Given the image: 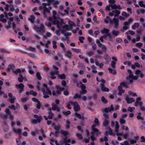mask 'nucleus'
I'll list each match as a JSON object with an SVG mask.
<instances>
[{
  "label": "nucleus",
  "mask_w": 145,
  "mask_h": 145,
  "mask_svg": "<svg viewBox=\"0 0 145 145\" xmlns=\"http://www.w3.org/2000/svg\"><path fill=\"white\" fill-rule=\"evenodd\" d=\"M53 0H47L48 4H47L45 3H43L42 5L39 7V9L40 10H43V13L44 17L45 18L47 17L48 14L50 13V10L52 8L50 7V3L52 2Z\"/></svg>",
  "instance_id": "obj_1"
},
{
  "label": "nucleus",
  "mask_w": 145,
  "mask_h": 145,
  "mask_svg": "<svg viewBox=\"0 0 145 145\" xmlns=\"http://www.w3.org/2000/svg\"><path fill=\"white\" fill-rule=\"evenodd\" d=\"M42 92L44 95L43 97L45 99L49 98V95H51L52 94L51 91L48 88L47 85L46 84H43Z\"/></svg>",
  "instance_id": "obj_2"
},
{
  "label": "nucleus",
  "mask_w": 145,
  "mask_h": 145,
  "mask_svg": "<svg viewBox=\"0 0 145 145\" xmlns=\"http://www.w3.org/2000/svg\"><path fill=\"white\" fill-rule=\"evenodd\" d=\"M48 20L49 22L48 23L46 24V25L48 27H51L52 24L56 25L58 27H59L61 25V24L58 20H55L51 19L50 20L49 17L48 18Z\"/></svg>",
  "instance_id": "obj_3"
},
{
  "label": "nucleus",
  "mask_w": 145,
  "mask_h": 145,
  "mask_svg": "<svg viewBox=\"0 0 145 145\" xmlns=\"http://www.w3.org/2000/svg\"><path fill=\"white\" fill-rule=\"evenodd\" d=\"M33 29L37 32H39L40 33H44L45 32V27L43 24H41L39 27H37L36 25H34Z\"/></svg>",
  "instance_id": "obj_4"
},
{
  "label": "nucleus",
  "mask_w": 145,
  "mask_h": 145,
  "mask_svg": "<svg viewBox=\"0 0 145 145\" xmlns=\"http://www.w3.org/2000/svg\"><path fill=\"white\" fill-rule=\"evenodd\" d=\"M68 24L71 26L69 27L68 25L66 24L64 25L63 27V28L65 29L67 31L72 30L73 29V28L72 26H76L75 23L71 20H69L68 21Z\"/></svg>",
  "instance_id": "obj_5"
},
{
  "label": "nucleus",
  "mask_w": 145,
  "mask_h": 145,
  "mask_svg": "<svg viewBox=\"0 0 145 145\" xmlns=\"http://www.w3.org/2000/svg\"><path fill=\"white\" fill-rule=\"evenodd\" d=\"M56 87L57 89L56 91H52V94L54 96H56L57 95H60L61 93V92L64 90L65 89L63 87H61L60 86L56 85Z\"/></svg>",
  "instance_id": "obj_6"
},
{
  "label": "nucleus",
  "mask_w": 145,
  "mask_h": 145,
  "mask_svg": "<svg viewBox=\"0 0 145 145\" xmlns=\"http://www.w3.org/2000/svg\"><path fill=\"white\" fill-rule=\"evenodd\" d=\"M34 117L36 119H33L32 121V123L33 124H37V123H40L42 119V117L41 116H38L36 114L34 115Z\"/></svg>",
  "instance_id": "obj_7"
},
{
  "label": "nucleus",
  "mask_w": 145,
  "mask_h": 145,
  "mask_svg": "<svg viewBox=\"0 0 145 145\" xmlns=\"http://www.w3.org/2000/svg\"><path fill=\"white\" fill-rule=\"evenodd\" d=\"M135 74L137 76H134L132 77V79L134 80H136L138 78L139 76L142 78L144 76V74L142 73V71L139 70H137L135 72Z\"/></svg>",
  "instance_id": "obj_8"
},
{
  "label": "nucleus",
  "mask_w": 145,
  "mask_h": 145,
  "mask_svg": "<svg viewBox=\"0 0 145 145\" xmlns=\"http://www.w3.org/2000/svg\"><path fill=\"white\" fill-rule=\"evenodd\" d=\"M102 83L100 85L101 87V90L103 91L108 92L109 91V89L105 86V81L103 79L101 80Z\"/></svg>",
  "instance_id": "obj_9"
},
{
  "label": "nucleus",
  "mask_w": 145,
  "mask_h": 145,
  "mask_svg": "<svg viewBox=\"0 0 145 145\" xmlns=\"http://www.w3.org/2000/svg\"><path fill=\"white\" fill-rule=\"evenodd\" d=\"M5 9L7 11H8L9 10L10 12H13L15 10L14 6L12 4H10V5H8L7 4H5Z\"/></svg>",
  "instance_id": "obj_10"
},
{
  "label": "nucleus",
  "mask_w": 145,
  "mask_h": 145,
  "mask_svg": "<svg viewBox=\"0 0 145 145\" xmlns=\"http://www.w3.org/2000/svg\"><path fill=\"white\" fill-rule=\"evenodd\" d=\"M127 72L129 73V76L127 77V79L129 80V82L132 83L133 82V79H131V78L133 76V72L131 69H129L127 70Z\"/></svg>",
  "instance_id": "obj_11"
},
{
  "label": "nucleus",
  "mask_w": 145,
  "mask_h": 145,
  "mask_svg": "<svg viewBox=\"0 0 145 145\" xmlns=\"http://www.w3.org/2000/svg\"><path fill=\"white\" fill-rule=\"evenodd\" d=\"M71 103L73 104V105L74 106V110L75 111L77 112L80 110V106L78 105L77 102H71Z\"/></svg>",
  "instance_id": "obj_12"
},
{
  "label": "nucleus",
  "mask_w": 145,
  "mask_h": 145,
  "mask_svg": "<svg viewBox=\"0 0 145 145\" xmlns=\"http://www.w3.org/2000/svg\"><path fill=\"white\" fill-rule=\"evenodd\" d=\"M120 14V11L118 10H113L112 12H110L109 13V15L112 16L114 15L115 17H117Z\"/></svg>",
  "instance_id": "obj_13"
},
{
  "label": "nucleus",
  "mask_w": 145,
  "mask_h": 145,
  "mask_svg": "<svg viewBox=\"0 0 145 145\" xmlns=\"http://www.w3.org/2000/svg\"><path fill=\"white\" fill-rule=\"evenodd\" d=\"M15 86L19 88V93H20L24 91V86L22 83H20L19 85L16 84L15 85Z\"/></svg>",
  "instance_id": "obj_14"
},
{
  "label": "nucleus",
  "mask_w": 145,
  "mask_h": 145,
  "mask_svg": "<svg viewBox=\"0 0 145 145\" xmlns=\"http://www.w3.org/2000/svg\"><path fill=\"white\" fill-rule=\"evenodd\" d=\"M113 20V24L114 25V27L116 29H117L118 28L119 26V21L116 18H114Z\"/></svg>",
  "instance_id": "obj_15"
},
{
  "label": "nucleus",
  "mask_w": 145,
  "mask_h": 145,
  "mask_svg": "<svg viewBox=\"0 0 145 145\" xmlns=\"http://www.w3.org/2000/svg\"><path fill=\"white\" fill-rule=\"evenodd\" d=\"M92 132L91 133V136H93L94 135H98L100 134V132L99 131V130L97 128L93 129H92Z\"/></svg>",
  "instance_id": "obj_16"
},
{
  "label": "nucleus",
  "mask_w": 145,
  "mask_h": 145,
  "mask_svg": "<svg viewBox=\"0 0 145 145\" xmlns=\"http://www.w3.org/2000/svg\"><path fill=\"white\" fill-rule=\"evenodd\" d=\"M116 125L115 131L117 133V135L118 136H119V135H121V134L120 133H118L119 131V129L120 128V126L119 125L118 122V121H116Z\"/></svg>",
  "instance_id": "obj_17"
},
{
  "label": "nucleus",
  "mask_w": 145,
  "mask_h": 145,
  "mask_svg": "<svg viewBox=\"0 0 145 145\" xmlns=\"http://www.w3.org/2000/svg\"><path fill=\"white\" fill-rule=\"evenodd\" d=\"M104 22L106 24H107L109 22L110 24H113V20L110 19L109 16H107L106 17V18L104 19Z\"/></svg>",
  "instance_id": "obj_18"
},
{
  "label": "nucleus",
  "mask_w": 145,
  "mask_h": 145,
  "mask_svg": "<svg viewBox=\"0 0 145 145\" xmlns=\"http://www.w3.org/2000/svg\"><path fill=\"white\" fill-rule=\"evenodd\" d=\"M15 68V66L13 64H10L8 65V67L7 68V70L8 72H10L11 70L13 72L14 69Z\"/></svg>",
  "instance_id": "obj_19"
},
{
  "label": "nucleus",
  "mask_w": 145,
  "mask_h": 145,
  "mask_svg": "<svg viewBox=\"0 0 145 145\" xmlns=\"http://www.w3.org/2000/svg\"><path fill=\"white\" fill-rule=\"evenodd\" d=\"M52 110H56L57 112H59L60 111V108H58L57 106L55 104L52 103Z\"/></svg>",
  "instance_id": "obj_20"
},
{
  "label": "nucleus",
  "mask_w": 145,
  "mask_h": 145,
  "mask_svg": "<svg viewBox=\"0 0 145 145\" xmlns=\"http://www.w3.org/2000/svg\"><path fill=\"white\" fill-rule=\"evenodd\" d=\"M125 100L128 103H131L135 101V100L132 98H129L127 96L126 97Z\"/></svg>",
  "instance_id": "obj_21"
},
{
  "label": "nucleus",
  "mask_w": 145,
  "mask_h": 145,
  "mask_svg": "<svg viewBox=\"0 0 145 145\" xmlns=\"http://www.w3.org/2000/svg\"><path fill=\"white\" fill-rule=\"evenodd\" d=\"M12 130L14 132L15 134H17L19 135H21L22 134V131L21 129H16L15 128H13Z\"/></svg>",
  "instance_id": "obj_22"
},
{
  "label": "nucleus",
  "mask_w": 145,
  "mask_h": 145,
  "mask_svg": "<svg viewBox=\"0 0 145 145\" xmlns=\"http://www.w3.org/2000/svg\"><path fill=\"white\" fill-rule=\"evenodd\" d=\"M86 87L85 85L83 84L82 86V90L80 91V94L81 95L86 94L87 91L86 89Z\"/></svg>",
  "instance_id": "obj_23"
},
{
  "label": "nucleus",
  "mask_w": 145,
  "mask_h": 145,
  "mask_svg": "<svg viewBox=\"0 0 145 145\" xmlns=\"http://www.w3.org/2000/svg\"><path fill=\"white\" fill-rule=\"evenodd\" d=\"M65 52V56L67 57L70 58L72 56V54L71 51L69 50L67 51H64Z\"/></svg>",
  "instance_id": "obj_24"
},
{
  "label": "nucleus",
  "mask_w": 145,
  "mask_h": 145,
  "mask_svg": "<svg viewBox=\"0 0 145 145\" xmlns=\"http://www.w3.org/2000/svg\"><path fill=\"white\" fill-rule=\"evenodd\" d=\"M118 89L119 91L118 93L119 95L121 96L122 93H124L125 92V90L124 89H122V88L121 87V86H119Z\"/></svg>",
  "instance_id": "obj_25"
},
{
  "label": "nucleus",
  "mask_w": 145,
  "mask_h": 145,
  "mask_svg": "<svg viewBox=\"0 0 145 145\" xmlns=\"http://www.w3.org/2000/svg\"><path fill=\"white\" fill-rule=\"evenodd\" d=\"M53 14V16H51V17H50L49 18V19L51 20V19H54V20H58L57 18L56 17V16L57 14V13L54 10L52 12Z\"/></svg>",
  "instance_id": "obj_26"
},
{
  "label": "nucleus",
  "mask_w": 145,
  "mask_h": 145,
  "mask_svg": "<svg viewBox=\"0 0 145 145\" xmlns=\"http://www.w3.org/2000/svg\"><path fill=\"white\" fill-rule=\"evenodd\" d=\"M51 108H49L48 110L49 112V116H48V117L49 119H51L53 118V117L54 115V114L51 111Z\"/></svg>",
  "instance_id": "obj_27"
},
{
  "label": "nucleus",
  "mask_w": 145,
  "mask_h": 145,
  "mask_svg": "<svg viewBox=\"0 0 145 145\" xmlns=\"http://www.w3.org/2000/svg\"><path fill=\"white\" fill-rule=\"evenodd\" d=\"M120 85L119 86H121L122 88V87H124L126 88H128V84L127 82H123L121 83L120 84Z\"/></svg>",
  "instance_id": "obj_28"
},
{
  "label": "nucleus",
  "mask_w": 145,
  "mask_h": 145,
  "mask_svg": "<svg viewBox=\"0 0 145 145\" xmlns=\"http://www.w3.org/2000/svg\"><path fill=\"white\" fill-rule=\"evenodd\" d=\"M110 30L107 28H104L101 30V32L102 34H106L109 32Z\"/></svg>",
  "instance_id": "obj_29"
},
{
  "label": "nucleus",
  "mask_w": 145,
  "mask_h": 145,
  "mask_svg": "<svg viewBox=\"0 0 145 145\" xmlns=\"http://www.w3.org/2000/svg\"><path fill=\"white\" fill-rule=\"evenodd\" d=\"M112 133L113 131L110 128H109L108 130L106 131L105 132L106 135H111L112 134Z\"/></svg>",
  "instance_id": "obj_30"
},
{
  "label": "nucleus",
  "mask_w": 145,
  "mask_h": 145,
  "mask_svg": "<svg viewBox=\"0 0 145 145\" xmlns=\"http://www.w3.org/2000/svg\"><path fill=\"white\" fill-rule=\"evenodd\" d=\"M75 116L76 117L79 118L80 119L84 120V117L83 116H82L80 114L76 112L75 114Z\"/></svg>",
  "instance_id": "obj_31"
},
{
  "label": "nucleus",
  "mask_w": 145,
  "mask_h": 145,
  "mask_svg": "<svg viewBox=\"0 0 145 145\" xmlns=\"http://www.w3.org/2000/svg\"><path fill=\"white\" fill-rule=\"evenodd\" d=\"M109 121L107 119H105L103 123V125L105 127H107L108 126Z\"/></svg>",
  "instance_id": "obj_32"
},
{
  "label": "nucleus",
  "mask_w": 145,
  "mask_h": 145,
  "mask_svg": "<svg viewBox=\"0 0 145 145\" xmlns=\"http://www.w3.org/2000/svg\"><path fill=\"white\" fill-rule=\"evenodd\" d=\"M108 69L110 73L115 75L116 74L117 72L115 70L112 69L110 68H108Z\"/></svg>",
  "instance_id": "obj_33"
},
{
  "label": "nucleus",
  "mask_w": 145,
  "mask_h": 145,
  "mask_svg": "<svg viewBox=\"0 0 145 145\" xmlns=\"http://www.w3.org/2000/svg\"><path fill=\"white\" fill-rule=\"evenodd\" d=\"M123 24V29L124 30L127 29L128 28V26L129 25V23L127 22H124Z\"/></svg>",
  "instance_id": "obj_34"
},
{
  "label": "nucleus",
  "mask_w": 145,
  "mask_h": 145,
  "mask_svg": "<svg viewBox=\"0 0 145 145\" xmlns=\"http://www.w3.org/2000/svg\"><path fill=\"white\" fill-rule=\"evenodd\" d=\"M139 26V24L138 23H135L132 26V28L133 30H135L136 28H138Z\"/></svg>",
  "instance_id": "obj_35"
},
{
  "label": "nucleus",
  "mask_w": 145,
  "mask_h": 145,
  "mask_svg": "<svg viewBox=\"0 0 145 145\" xmlns=\"http://www.w3.org/2000/svg\"><path fill=\"white\" fill-rule=\"evenodd\" d=\"M35 19V18L34 16L33 15H31L30 16V17L29 18L28 20L32 23H33Z\"/></svg>",
  "instance_id": "obj_36"
},
{
  "label": "nucleus",
  "mask_w": 145,
  "mask_h": 145,
  "mask_svg": "<svg viewBox=\"0 0 145 145\" xmlns=\"http://www.w3.org/2000/svg\"><path fill=\"white\" fill-rule=\"evenodd\" d=\"M27 68L29 69L28 72L31 74H33L34 73V72L31 70L32 67L30 65H28Z\"/></svg>",
  "instance_id": "obj_37"
},
{
  "label": "nucleus",
  "mask_w": 145,
  "mask_h": 145,
  "mask_svg": "<svg viewBox=\"0 0 145 145\" xmlns=\"http://www.w3.org/2000/svg\"><path fill=\"white\" fill-rule=\"evenodd\" d=\"M21 72V70L20 69H18L13 71V72L15 74L17 75L18 73H20Z\"/></svg>",
  "instance_id": "obj_38"
},
{
  "label": "nucleus",
  "mask_w": 145,
  "mask_h": 145,
  "mask_svg": "<svg viewBox=\"0 0 145 145\" xmlns=\"http://www.w3.org/2000/svg\"><path fill=\"white\" fill-rule=\"evenodd\" d=\"M119 33L120 32L119 31H116L114 30L112 31V34L114 36H117Z\"/></svg>",
  "instance_id": "obj_39"
},
{
  "label": "nucleus",
  "mask_w": 145,
  "mask_h": 145,
  "mask_svg": "<svg viewBox=\"0 0 145 145\" xmlns=\"http://www.w3.org/2000/svg\"><path fill=\"white\" fill-rule=\"evenodd\" d=\"M20 77L18 78V80L20 82H23V80L24 79V77L21 74H20L19 75Z\"/></svg>",
  "instance_id": "obj_40"
},
{
  "label": "nucleus",
  "mask_w": 145,
  "mask_h": 145,
  "mask_svg": "<svg viewBox=\"0 0 145 145\" xmlns=\"http://www.w3.org/2000/svg\"><path fill=\"white\" fill-rule=\"evenodd\" d=\"M59 78L61 79H65L66 78V75L64 74H62L61 75H58Z\"/></svg>",
  "instance_id": "obj_41"
},
{
  "label": "nucleus",
  "mask_w": 145,
  "mask_h": 145,
  "mask_svg": "<svg viewBox=\"0 0 145 145\" xmlns=\"http://www.w3.org/2000/svg\"><path fill=\"white\" fill-rule=\"evenodd\" d=\"M16 100V98L15 97H13L12 98H10L9 100V102L12 104L14 103L15 100Z\"/></svg>",
  "instance_id": "obj_42"
},
{
  "label": "nucleus",
  "mask_w": 145,
  "mask_h": 145,
  "mask_svg": "<svg viewBox=\"0 0 145 145\" xmlns=\"http://www.w3.org/2000/svg\"><path fill=\"white\" fill-rule=\"evenodd\" d=\"M27 50L33 52H35L36 51L35 48L34 47H33L31 46H29L28 48H27Z\"/></svg>",
  "instance_id": "obj_43"
},
{
  "label": "nucleus",
  "mask_w": 145,
  "mask_h": 145,
  "mask_svg": "<svg viewBox=\"0 0 145 145\" xmlns=\"http://www.w3.org/2000/svg\"><path fill=\"white\" fill-rule=\"evenodd\" d=\"M135 108L134 107H131L129 106L128 107L127 110H128L131 112H133L135 110Z\"/></svg>",
  "instance_id": "obj_44"
},
{
  "label": "nucleus",
  "mask_w": 145,
  "mask_h": 145,
  "mask_svg": "<svg viewBox=\"0 0 145 145\" xmlns=\"http://www.w3.org/2000/svg\"><path fill=\"white\" fill-rule=\"evenodd\" d=\"M0 116L4 120L6 119L7 117V114H5L3 113H1L0 114Z\"/></svg>",
  "instance_id": "obj_45"
},
{
  "label": "nucleus",
  "mask_w": 145,
  "mask_h": 145,
  "mask_svg": "<svg viewBox=\"0 0 145 145\" xmlns=\"http://www.w3.org/2000/svg\"><path fill=\"white\" fill-rule=\"evenodd\" d=\"M0 52L1 53H6L8 54H10V53L9 51H8L5 49L3 48L0 49Z\"/></svg>",
  "instance_id": "obj_46"
},
{
  "label": "nucleus",
  "mask_w": 145,
  "mask_h": 145,
  "mask_svg": "<svg viewBox=\"0 0 145 145\" xmlns=\"http://www.w3.org/2000/svg\"><path fill=\"white\" fill-rule=\"evenodd\" d=\"M52 3L54 7L55 8H57V5L59 4V2L58 1H54L53 0Z\"/></svg>",
  "instance_id": "obj_47"
},
{
  "label": "nucleus",
  "mask_w": 145,
  "mask_h": 145,
  "mask_svg": "<svg viewBox=\"0 0 145 145\" xmlns=\"http://www.w3.org/2000/svg\"><path fill=\"white\" fill-rule=\"evenodd\" d=\"M29 94L31 95H33L34 96H35L37 95V93L33 90L30 91L29 92Z\"/></svg>",
  "instance_id": "obj_48"
},
{
  "label": "nucleus",
  "mask_w": 145,
  "mask_h": 145,
  "mask_svg": "<svg viewBox=\"0 0 145 145\" xmlns=\"http://www.w3.org/2000/svg\"><path fill=\"white\" fill-rule=\"evenodd\" d=\"M62 113L64 115L67 116L70 114L71 113V112L70 111L68 110L67 111H63V112Z\"/></svg>",
  "instance_id": "obj_49"
},
{
  "label": "nucleus",
  "mask_w": 145,
  "mask_h": 145,
  "mask_svg": "<svg viewBox=\"0 0 145 145\" xmlns=\"http://www.w3.org/2000/svg\"><path fill=\"white\" fill-rule=\"evenodd\" d=\"M36 77L39 80H41L42 79V77L40 76V72H37L36 73Z\"/></svg>",
  "instance_id": "obj_50"
},
{
  "label": "nucleus",
  "mask_w": 145,
  "mask_h": 145,
  "mask_svg": "<svg viewBox=\"0 0 145 145\" xmlns=\"http://www.w3.org/2000/svg\"><path fill=\"white\" fill-rule=\"evenodd\" d=\"M81 95H79L78 94H75V95H74V98L75 99H80L81 98Z\"/></svg>",
  "instance_id": "obj_51"
},
{
  "label": "nucleus",
  "mask_w": 145,
  "mask_h": 145,
  "mask_svg": "<svg viewBox=\"0 0 145 145\" xmlns=\"http://www.w3.org/2000/svg\"><path fill=\"white\" fill-rule=\"evenodd\" d=\"M72 50L74 52H75L76 53H79L80 52L81 50L80 49H76L74 48H72Z\"/></svg>",
  "instance_id": "obj_52"
},
{
  "label": "nucleus",
  "mask_w": 145,
  "mask_h": 145,
  "mask_svg": "<svg viewBox=\"0 0 145 145\" xmlns=\"http://www.w3.org/2000/svg\"><path fill=\"white\" fill-rule=\"evenodd\" d=\"M121 14L123 16L125 17H128L129 16V14L125 12H123Z\"/></svg>",
  "instance_id": "obj_53"
},
{
  "label": "nucleus",
  "mask_w": 145,
  "mask_h": 145,
  "mask_svg": "<svg viewBox=\"0 0 145 145\" xmlns=\"http://www.w3.org/2000/svg\"><path fill=\"white\" fill-rule=\"evenodd\" d=\"M139 5L140 6L145 8V5L143 4V1H140L139 2Z\"/></svg>",
  "instance_id": "obj_54"
},
{
  "label": "nucleus",
  "mask_w": 145,
  "mask_h": 145,
  "mask_svg": "<svg viewBox=\"0 0 145 145\" xmlns=\"http://www.w3.org/2000/svg\"><path fill=\"white\" fill-rule=\"evenodd\" d=\"M108 109L109 111L111 112L114 110V108L113 107V105H111L110 107H108L107 108Z\"/></svg>",
  "instance_id": "obj_55"
},
{
  "label": "nucleus",
  "mask_w": 145,
  "mask_h": 145,
  "mask_svg": "<svg viewBox=\"0 0 145 145\" xmlns=\"http://www.w3.org/2000/svg\"><path fill=\"white\" fill-rule=\"evenodd\" d=\"M116 63L114 61H112L111 62V65L112 67L113 68H115L116 67Z\"/></svg>",
  "instance_id": "obj_56"
},
{
  "label": "nucleus",
  "mask_w": 145,
  "mask_h": 145,
  "mask_svg": "<svg viewBox=\"0 0 145 145\" xmlns=\"http://www.w3.org/2000/svg\"><path fill=\"white\" fill-rule=\"evenodd\" d=\"M101 100L104 103H106L108 102V101L105 98L104 96L102 97Z\"/></svg>",
  "instance_id": "obj_57"
},
{
  "label": "nucleus",
  "mask_w": 145,
  "mask_h": 145,
  "mask_svg": "<svg viewBox=\"0 0 145 145\" xmlns=\"http://www.w3.org/2000/svg\"><path fill=\"white\" fill-rule=\"evenodd\" d=\"M94 123L96 124L97 126H98L99 125L100 123L99 121V120L97 118H95L94 120Z\"/></svg>",
  "instance_id": "obj_58"
},
{
  "label": "nucleus",
  "mask_w": 145,
  "mask_h": 145,
  "mask_svg": "<svg viewBox=\"0 0 145 145\" xmlns=\"http://www.w3.org/2000/svg\"><path fill=\"white\" fill-rule=\"evenodd\" d=\"M21 1L20 0H15L14 3L16 5H20L21 3Z\"/></svg>",
  "instance_id": "obj_59"
},
{
  "label": "nucleus",
  "mask_w": 145,
  "mask_h": 145,
  "mask_svg": "<svg viewBox=\"0 0 145 145\" xmlns=\"http://www.w3.org/2000/svg\"><path fill=\"white\" fill-rule=\"evenodd\" d=\"M38 130L37 129H36L35 130V131H32L31 132V135L33 136H35L37 133H38Z\"/></svg>",
  "instance_id": "obj_60"
},
{
  "label": "nucleus",
  "mask_w": 145,
  "mask_h": 145,
  "mask_svg": "<svg viewBox=\"0 0 145 145\" xmlns=\"http://www.w3.org/2000/svg\"><path fill=\"white\" fill-rule=\"evenodd\" d=\"M71 102H73L72 101H70L69 103L67 105V107L69 109H71L72 108V107L71 106V105H73V104H71Z\"/></svg>",
  "instance_id": "obj_61"
},
{
  "label": "nucleus",
  "mask_w": 145,
  "mask_h": 145,
  "mask_svg": "<svg viewBox=\"0 0 145 145\" xmlns=\"http://www.w3.org/2000/svg\"><path fill=\"white\" fill-rule=\"evenodd\" d=\"M102 46V51L104 52H105L106 51L107 48L106 46L105 45H103L101 46Z\"/></svg>",
  "instance_id": "obj_62"
},
{
  "label": "nucleus",
  "mask_w": 145,
  "mask_h": 145,
  "mask_svg": "<svg viewBox=\"0 0 145 145\" xmlns=\"http://www.w3.org/2000/svg\"><path fill=\"white\" fill-rule=\"evenodd\" d=\"M84 39V37H79V40L80 42L82 43L84 42L83 40Z\"/></svg>",
  "instance_id": "obj_63"
},
{
  "label": "nucleus",
  "mask_w": 145,
  "mask_h": 145,
  "mask_svg": "<svg viewBox=\"0 0 145 145\" xmlns=\"http://www.w3.org/2000/svg\"><path fill=\"white\" fill-rule=\"evenodd\" d=\"M137 118L138 120H141L142 121H143L144 120V118L139 115L137 116Z\"/></svg>",
  "instance_id": "obj_64"
}]
</instances>
